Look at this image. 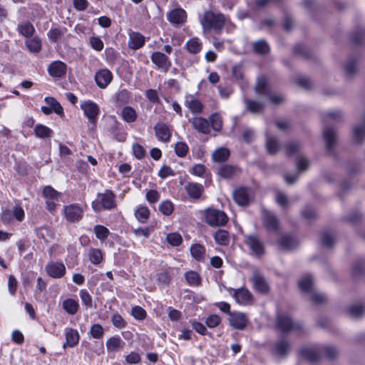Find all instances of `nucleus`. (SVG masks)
Instances as JSON below:
<instances>
[{
    "label": "nucleus",
    "mask_w": 365,
    "mask_h": 365,
    "mask_svg": "<svg viewBox=\"0 0 365 365\" xmlns=\"http://www.w3.org/2000/svg\"><path fill=\"white\" fill-rule=\"evenodd\" d=\"M151 61L160 69L167 71L171 66L168 56L160 51L153 52L150 56Z\"/></svg>",
    "instance_id": "nucleus-16"
},
{
    "label": "nucleus",
    "mask_w": 365,
    "mask_h": 365,
    "mask_svg": "<svg viewBox=\"0 0 365 365\" xmlns=\"http://www.w3.org/2000/svg\"><path fill=\"white\" fill-rule=\"evenodd\" d=\"M132 316L137 320H143L146 317V312L140 306H135L131 309Z\"/></svg>",
    "instance_id": "nucleus-62"
},
{
    "label": "nucleus",
    "mask_w": 365,
    "mask_h": 365,
    "mask_svg": "<svg viewBox=\"0 0 365 365\" xmlns=\"http://www.w3.org/2000/svg\"><path fill=\"white\" fill-rule=\"evenodd\" d=\"M136 219L141 223H145L150 216V210L147 207H140L135 212Z\"/></svg>",
    "instance_id": "nucleus-48"
},
{
    "label": "nucleus",
    "mask_w": 365,
    "mask_h": 365,
    "mask_svg": "<svg viewBox=\"0 0 365 365\" xmlns=\"http://www.w3.org/2000/svg\"><path fill=\"white\" fill-rule=\"evenodd\" d=\"M80 106L89 122L96 125L98 115L100 113L98 106L91 101H85L81 102Z\"/></svg>",
    "instance_id": "nucleus-8"
},
{
    "label": "nucleus",
    "mask_w": 365,
    "mask_h": 365,
    "mask_svg": "<svg viewBox=\"0 0 365 365\" xmlns=\"http://www.w3.org/2000/svg\"><path fill=\"white\" fill-rule=\"evenodd\" d=\"M277 327L282 331L287 332L292 329H299L300 326L295 324L287 314H278L277 317Z\"/></svg>",
    "instance_id": "nucleus-13"
},
{
    "label": "nucleus",
    "mask_w": 365,
    "mask_h": 365,
    "mask_svg": "<svg viewBox=\"0 0 365 365\" xmlns=\"http://www.w3.org/2000/svg\"><path fill=\"white\" fill-rule=\"evenodd\" d=\"M159 210L165 215H170L173 212V205L170 200L163 201L159 205Z\"/></svg>",
    "instance_id": "nucleus-61"
},
{
    "label": "nucleus",
    "mask_w": 365,
    "mask_h": 365,
    "mask_svg": "<svg viewBox=\"0 0 365 365\" xmlns=\"http://www.w3.org/2000/svg\"><path fill=\"white\" fill-rule=\"evenodd\" d=\"M34 133L36 137L39 138H46L51 137L52 130L44 125L38 124L35 127Z\"/></svg>",
    "instance_id": "nucleus-41"
},
{
    "label": "nucleus",
    "mask_w": 365,
    "mask_h": 365,
    "mask_svg": "<svg viewBox=\"0 0 365 365\" xmlns=\"http://www.w3.org/2000/svg\"><path fill=\"white\" fill-rule=\"evenodd\" d=\"M322 353L327 358L332 359L337 356L339 351L336 347L330 345L314 346L300 351L301 356L310 362L318 361Z\"/></svg>",
    "instance_id": "nucleus-1"
},
{
    "label": "nucleus",
    "mask_w": 365,
    "mask_h": 365,
    "mask_svg": "<svg viewBox=\"0 0 365 365\" xmlns=\"http://www.w3.org/2000/svg\"><path fill=\"white\" fill-rule=\"evenodd\" d=\"M289 347L290 345L287 340L281 339L275 343L274 352L277 356L284 357L287 354Z\"/></svg>",
    "instance_id": "nucleus-35"
},
{
    "label": "nucleus",
    "mask_w": 365,
    "mask_h": 365,
    "mask_svg": "<svg viewBox=\"0 0 365 365\" xmlns=\"http://www.w3.org/2000/svg\"><path fill=\"white\" fill-rule=\"evenodd\" d=\"M144 43L145 38L141 34L135 31H132L129 34L128 46L131 49H139Z\"/></svg>",
    "instance_id": "nucleus-27"
},
{
    "label": "nucleus",
    "mask_w": 365,
    "mask_h": 365,
    "mask_svg": "<svg viewBox=\"0 0 365 365\" xmlns=\"http://www.w3.org/2000/svg\"><path fill=\"white\" fill-rule=\"evenodd\" d=\"M47 274L53 278H61L66 273L65 265L62 262H51L46 266Z\"/></svg>",
    "instance_id": "nucleus-20"
},
{
    "label": "nucleus",
    "mask_w": 365,
    "mask_h": 365,
    "mask_svg": "<svg viewBox=\"0 0 365 365\" xmlns=\"http://www.w3.org/2000/svg\"><path fill=\"white\" fill-rule=\"evenodd\" d=\"M190 252L195 259L200 261L204 258L205 249L202 245L195 244L191 246Z\"/></svg>",
    "instance_id": "nucleus-44"
},
{
    "label": "nucleus",
    "mask_w": 365,
    "mask_h": 365,
    "mask_svg": "<svg viewBox=\"0 0 365 365\" xmlns=\"http://www.w3.org/2000/svg\"><path fill=\"white\" fill-rule=\"evenodd\" d=\"M253 48L255 52L260 54H265L269 51V46L264 40H259L253 43Z\"/></svg>",
    "instance_id": "nucleus-52"
},
{
    "label": "nucleus",
    "mask_w": 365,
    "mask_h": 365,
    "mask_svg": "<svg viewBox=\"0 0 365 365\" xmlns=\"http://www.w3.org/2000/svg\"><path fill=\"white\" fill-rule=\"evenodd\" d=\"M67 71V66L66 63L61 61H53L48 67V72L49 75L53 78L63 77Z\"/></svg>",
    "instance_id": "nucleus-17"
},
{
    "label": "nucleus",
    "mask_w": 365,
    "mask_h": 365,
    "mask_svg": "<svg viewBox=\"0 0 365 365\" xmlns=\"http://www.w3.org/2000/svg\"><path fill=\"white\" fill-rule=\"evenodd\" d=\"M214 238L216 243L220 245H228L230 241V234L225 230H218L214 234Z\"/></svg>",
    "instance_id": "nucleus-36"
},
{
    "label": "nucleus",
    "mask_w": 365,
    "mask_h": 365,
    "mask_svg": "<svg viewBox=\"0 0 365 365\" xmlns=\"http://www.w3.org/2000/svg\"><path fill=\"white\" fill-rule=\"evenodd\" d=\"M113 79L112 73L107 68L101 69L95 75V81L101 88H106Z\"/></svg>",
    "instance_id": "nucleus-19"
},
{
    "label": "nucleus",
    "mask_w": 365,
    "mask_h": 365,
    "mask_svg": "<svg viewBox=\"0 0 365 365\" xmlns=\"http://www.w3.org/2000/svg\"><path fill=\"white\" fill-rule=\"evenodd\" d=\"M233 293L232 296L235 298V301L242 305H250L253 303V296L252 293L244 287L232 289Z\"/></svg>",
    "instance_id": "nucleus-11"
},
{
    "label": "nucleus",
    "mask_w": 365,
    "mask_h": 365,
    "mask_svg": "<svg viewBox=\"0 0 365 365\" xmlns=\"http://www.w3.org/2000/svg\"><path fill=\"white\" fill-rule=\"evenodd\" d=\"M245 104L247 109L253 113L261 112L264 107V103L254 100H246Z\"/></svg>",
    "instance_id": "nucleus-38"
},
{
    "label": "nucleus",
    "mask_w": 365,
    "mask_h": 365,
    "mask_svg": "<svg viewBox=\"0 0 365 365\" xmlns=\"http://www.w3.org/2000/svg\"><path fill=\"white\" fill-rule=\"evenodd\" d=\"M66 342L63 344V347L65 349L67 346L74 347L79 341L80 336L78 331L73 328H66L64 330Z\"/></svg>",
    "instance_id": "nucleus-23"
},
{
    "label": "nucleus",
    "mask_w": 365,
    "mask_h": 365,
    "mask_svg": "<svg viewBox=\"0 0 365 365\" xmlns=\"http://www.w3.org/2000/svg\"><path fill=\"white\" fill-rule=\"evenodd\" d=\"M300 150L301 144L299 142H291L286 146V152L289 156L298 154Z\"/></svg>",
    "instance_id": "nucleus-56"
},
{
    "label": "nucleus",
    "mask_w": 365,
    "mask_h": 365,
    "mask_svg": "<svg viewBox=\"0 0 365 365\" xmlns=\"http://www.w3.org/2000/svg\"><path fill=\"white\" fill-rule=\"evenodd\" d=\"M124 341L118 336L109 338L106 341V347L109 351H116L123 346Z\"/></svg>",
    "instance_id": "nucleus-32"
},
{
    "label": "nucleus",
    "mask_w": 365,
    "mask_h": 365,
    "mask_svg": "<svg viewBox=\"0 0 365 365\" xmlns=\"http://www.w3.org/2000/svg\"><path fill=\"white\" fill-rule=\"evenodd\" d=\"M235 168L230 165H222L218 170V174L223 178H229L234 174Z\"/></svg>",
    "instance_id": "nucleus-58"
},
{
    "label": "nucleus",
    "mask_w": 365,
    "mask_h": 365,
    "mask_svg": "<svg viewBox=\"0 0 365 365\" xmlns=\"http://www.w3.org/2000/svg\"><path fill=\"white\" fill-rule=\"evenodd\" d=\"M80 298L82 303L86 307H92V297L86 289H81L79 292Z\"/></svg>",
    "instance_id": "nucleus-64"
},
{
    "label": "nucleus",
    "mask_w": 365,
    "mask_h": 365,
    "mask_svg": "<svg viewBox=\"0 0 365 365\" xmlns=\"http://www.w3.org/2000/svg\"><path fill=\"white\" fill-rule=\"evenodd\" d=\"M154 130L159 140L165 143L170 141L171 138L170 125L165 123H158L154 127Z\"/></svg>",
    "instance_id": "nucleus-21"
},
{
    "label": "nucleus",
    "mask_w": 365,
    "mask_h": 365,
    "mask_svg": "<svg viewBox=\"0 0 365 365\" xmlns=\"http://www.w3.org/2000/svg\"><path fill=\"white\" fill-rule=\"evenodd\" d=\"M266 146L269 153L274 154L279 148V143L275 138L270 136L267 138Z\"/></svg>",
    "instance_id": "nucleus-51"
},
{
    "label": "nucleus",
    "mask_w": 365,
    "mask_h": 365,
    "mask_svg": "<svg viewBox=\"0 0 365 365\" xmlns=\"http://www.w3.org/2000/svg\"><path fill=\"white\" fill-rule=\"evenodd\" d=\"M205 217L206 222L212 227L223 226L228 221V217L225 212L215 208L207 209Z\"/></svg>",
    "instance_id": "nucleus-7"
},
{
    "label": "nucleus",
    "mask_w": 365,
    "mask_h": 365,
    "mask_svg": "<svg viewBox=\"0 0 365 365\" xmlns=\"http://www.w3.org/2000/svg\"><path fill=\"white\" fill-rule=\"evenodd\" d=\"M229 321L230 325L237 329H243L247 322L245 314L242 312L230 313Z\"/></svg>",
    "instance_id": "nucleus-24"
},
{
    "label": "nucleus",
    "mask_w": 365,
    "mask_h": 365,
    "mask_svg": "<svg viewBox=\"0 0 365 365\" xmlns=\"http://www.w3.org/2000/svg\"><path fill=\"white\" fill-rule=\"evenodd\" d=\"M123 119L127 123H133L137 118V113L134 108L130 106H125L121 112Z\"/></svg>",
    "instance_id": "nucleus-37"
},
{
    "label": "nucleus",
    "mask_w": 365,
    "mask_h": 365,
    "mask_svg": "<svg viewBox=\"0 0 365 365\" xmlns=\"http://www.w3.org/2000/svg\"><path fill=\"white\" fill-rule=\"evenodd\" d=\"M89 43L91 46L97 51H101L103 49L104 43L98 36H91L89 38Z\"/></svg>",
    "instance_id": "nucleus-63"
},
{
    "label": "nucleus",
    "mask_w": 365,
    "mask_h": 365,
    "mask_svg": "<svg viewBox=\"0 0 365 365\" xmlns=\"http://www.w3.org/2000/svg\"><path fill=\"white\" fill-rule=\"evenodd\" d=\"M323 137L326 143L327 151L331 153L333 147L336 142V134L334 129L329 125H325L323 130Z\"/></svg>",
    "instance_id": "nucleus-18"
},
{
    "label": "nucleus",
    "mask_w": 365,
    "mask_h": 365,
    "mask_svg": "<svg viewBox=\"0 0 365 365\" xmlns=\"http://www.w3.org/2000/svg\"><path fill=\"white\" fill-rule=\"evenodd\" d=\"M18 31L25 37L31 36L35 31L32 24L29 22H25L18 26Z\"/></svg>",
    "instance_id": "nucleus-47"
},
{
    "label": "nucleus",
    "mask_w": 365,
    "mask_h": 365,
    "mask_svg": "<svg viewBox=\"0 0 365 365\" xmlns=\"http://www.w3.org/2000/svg\"><path fill=\"white\" fill-rule=\"evenodd\" d=\"M185 190L191 198L199 199L204 190V187L201 184L197 182H189L185 186Z\"/></svg>",
    "instance_id": "nucleus-29"
},
{
    "label": "nucleus",
    "mask_w": 365,
    "mask_h": 365,
    "mask_svg": "<svg viewBox=\"0 0 365 365\" xmlns=\"http://www.w3.org/2000/svg\"><path fill=\"white\" fill-rule=\"evenodd\" d=\"M322 245L326 247H331L334 243V235L331 232H323L321 237Z\"/></svg>",
    "instance_id": "nucleus-59"
},
{
    "label": "nucleus",
    "mask_w": 365,
    "mask_h": 365,
    "mask_svg": "<svg viewBox=\"0 0 365 365\" xmlns=\"http://www.w3.org/2000/svg\"><path fill=\"white\" fill-rule=\"evenodd\" d=\"M153 231V227H145L134 229L133 233L136 237H143L144 239H147Z\"/></svg>",
    "instance_id": "nucleus-60"
},
{
    "label": "nucleus",
    "mask_w": 365,
    "mask_h": 365,
    "mask_svg": "<svg viewBox=\"0 0 365 365\" xmlns=\"http://www.w3.org/2000/svg\"><path fill=\"white\" fill-rule=\"evenodd\" d=\"M232 76L238 81L242 87L246 86L247 83L244 77V68L241 64L235 65L232 68Z\"/></svg>",
    "instance_id": "nucleus-34"
},
{
    "label": "nucleus",
    "mask_w": 365,
    "mask_h": 365,
    "mask_svg": "<svg viewBox=\"0 0 365 365\" xmlns=\"http://www.w3.org/2000/svg\"><path fill=\"white\" fill-rule=\"evenodd\" d=\"M66 31H67L66 28H63V29L54 28V29H51L48 32L47 35H48L49 40L51 42L56 43L58 40H60L62 38V36H64Z\"/></svg>",
    "instance_id": "nucleus-39"
},
{
    "label": "nucleus",
    "mask_w": 365,
    "mask_h": 365,
    "mask_svg": "<svg viewBox=\"0 0 365 365\" xmlns=\"http://www.w3.org/2000/svg\"><path fill=\"white\" fill-rule=\"evenodd\" d=\"M185 48L189 53L196 54L202 50V43L199 38L193 37L187 41Z\"/></svg>",
    "instance_id": "nucleus-30"
},
{
    "label": "nucleus",
    "mask_w": 365,
    "mask_h": 365,
    "mask_svg": "<svg viewBox=\"0 0 365 365\" xmlns=\"http://www.w3.org/2000/svg\"><path fill=\"white\" fill-rule=\"evenodd\" d=\"M90 334L95 339H101L104 335V329L100 324H94L91 327Z\"/></svg>",
    "instance_id": "nucleus-50"
},
{
    "label": "nucleus",
    "mask_w": 365,
    "mask_h": 365,
    "mask_svg": "<svg viewBox=\"0 0 365 365\" xmlns=\"http://www.w3.org/2000/svg\"><path fill=\"white\" fill-rule=\"evenodd\" d=\"M230 156V151L227 148H221L216 150L212 154V159L215 162H225Z\"/></svg>",
    "instance_id": "nucleus-40"
},
{
    "label": "nucleus",
    "mask_w": 365,
    "mask_h": 365,
    "mask_svg": "<svg viewBox=\"0 0 365 365\" xmlns=\"http://www.w3.org/2000/svg\"><path fill=\"white\" fill-rule=\"evenodd\" d=\"M185 106L192 113H200L203 109V105L200 100L191 94H187L185 97Z\"/></svg>",
    "instance_id": "nucleus-25"
},
{
    "label": "nucleus",
    "mask_w": 365,
    "mask_h": 365,
    "mask_svg": "<svg viewBox=\"0 0 365 365\" xmlns=\"http://www.w3.org/2000/svg\"><path fill=\"white\" fill-rule=\"evenodd\" d=\"M88 257L93 264H98L102 262L103 254L99 249L91 248L88 251Z\"/></svg>",
    "instance_id": "nucleus-45"
},
{
    "label": "nucleus",
    "mask_w": 365,
    "mask_h": 365,
    "mask_svg": "<svg viewBox=\"0 0 365 365\" xmlns=\"http://www.w3.org/2000/svg\"><path fill=\"white\" fill-rule=\"evenodd\" d=\"M263 222L265 227L269 232H276L279 229L278 220L270 212L264 211L263 214Z\"/></svg>",
    "instance_id": "nucleus-26"
},
{
    "label": "nucleus",
    "mask_w": 365,
    "mask_h": 365,
    "mask_svg": "<svg viewBox=\"0 0 365 365\" xmlns=\"http://www.w3.org/2000/svg\"><path fill=\"white\" fill-rule=\"evenodd\" d=\"M255 90L258 96L264 97L274 104H279L284 100L282 95L272 93L267 79L263 76L257 78Z\"/></svg>",
    "instance_id": "nucleus-3"
},
{
    "label": "nucleus",
    "mask_w": 365,
    "mask_h": 365,
    "mask_svg": "<svg viewBox=\"0 0 365 365\" xmlns=\"http://www.w3.org/2000/svg\"><path fill=\"white\" fill-rule=\"evenodd\" d=\"M62 307L68 314L74 315L79 309V304L73 299H66L63 302Z\"/></svg>",
    "instance_id": "nucleus-33"
},
{
    "label": "nucleus",
    "mask_w": 365,
    "mask_h": 365,
    "mask_svg": "<svg viewBox=\"0 0 365 365\" xmlns=\"http://www.w3.org/2000/svg\"><path fill=\"white\" fill-rule=\"evenodd\" d=\"M26 45L30 51L37 53L41 49V41L36 38L26 41Z\"/></svg>",
    "instance_id": "nucleus-54"
},
{
    "label": "nucleus",
    "mask_w": 365,
    "mask_h": 365,
    "mask_svg": "<svg viewBox=\"0 0 365 365\" xmlns=\"http://www.w3.org/2000/svg\"><path fill=\"white\" fill-rule=\"evenodd\" d=\"M365 138V116L361 123L353 128V139L356 143H361Z\"/></svg>",
    "instance_id": "nucleus-31"
},
{
    "label": "nucleus",
    "mask_w": 365,
    "mask_h": 365,
    "mask_svg": "<svg viewBox=\"0 0 365 365\" xmlns=\"http://www.w3.org/2000/svg\"><path fill=\"white\" fill-rule=\"evenodd\" d=\"M43 196L46 199V208L49 211L55 210L59 202L61 194L51 186H46L43 190Z\"/></svg>",
    "instance_id": "nucleus-9"
},
{
    "label": "nucleus",
    "mask_w": 365,
    "mask_h": 365,
    "mask_svg": "<svg viewBox=\"0 0 365 365\" xmlns=\"http://www.w3.org/2000/svg\"><path fill=\"white\" fill-rule=\"evenodd\" d=\"M210 123L213 130L220 131L222 127V118L217 114L215 113L210 115Z\"/></svg>",
    "instance_id": "nucleus-53"
},
{
    "label": "nucleus",
    "mask_w": 365,
    "mask_h": 365,
    "mask_svg": "<svg viewBox=\"0 0 365 365\" xmlns=\"http://www.w3.org/2000/svg\"><path fill=\"white\" fill-rule=\"evenodd\" d=\"M279 245L282 250H291L298 245V241L290 235H284L279 240Z\"/></svg>",
    "instance_id": "nucleus-28"
},
{
    "label": "nucleus",
    "mask_w": 365,
    "mask_h": 365,
    "mask_svg": "<svg viewBox=\"0 0 365 365\" xmlns=\"http://www.w3.org/2000/svg\"><path fill=\"white\" fill-rule=\"evenodd\" d=\"M244 242L250 250V254L255 257H262L265 251L264 245L258 235L252 233L244 236Z\"/></svg>",
    "instance_id": "nucleus-6"
},
{
    "label": "nucleus",
    "mask_w": 365,
    "mask_h": 365,
    "mask_svg": "<svg viewBox=\"0 0 365 365\" xmlns=\"http://www.w3.org/2000/svg\"><path fill=\"white\" fill-rule=\"evenodd\" d=\"M341 118V113L338 110H332L324 116L323 120L324 123L328 124L331 122H337Z\"/></svg>",
    "instance_id": "nucleus-49"
},
{
    "label": "nucleus",
    "mask_w": 365,
    "mask_h": 365,
    "mask_svg": "<svg viewBox=\"0 0 365 365\" xmlns=\"http://www.w3.org/2000/svg\"><path fill=\"white\" fill-rule=\"evenodd\" d=\"M254 289L261 294H266L269 291V284L264 276L257 270L255 269L252 277L250 279Z\"/></svg>",
    "instance_id": "nucleus-10"
},
{
    "label": "nucleus",
    "mask_w": 365,
    "mask_h": 365,
    "mask_svg": "<svg viewBox=\"0 0 365 365\" xmlns=\"http://www.w3.org/2000/svg\"><path fill=\"white\" fill-rule=\"evenodd\" d=\"M189 122L192 123L193 128L199 133L207 134L210 132V122L202 117H194L189 119Z\"/></svg>",
    "instance_id": "nucleus-22"
},
{
    "label": "nucleus",
    "mask_w": 365,
    "mask_h": 365,
    "mask_svg": "<svg viewBox=\"0 0 365 365\" xmlns=\"http://www.w3.org/2000/svg\"><path fill=\"white\" fill-rule=\"evenodd\" d=\"M45 102L52 108L53 112L59 115L63 114V109L61 104L53 97H46Z\"/></svg>",
    "instance_id": "nucleus-42"
},
{
    "label": "nucleus",
    "mask_w": 365,
    "mask_h": 365,
    "mask_svg": "<svg viewBox=\"0 0 365 365\" xmlns=\"http://www.w3.org/2000/svg\"><path fill=\"white\" fill-rule=\"evenodd\" d=\"M187 145L184 142H178L175 146V152L178 157L183 158L188 153Z\"/></svg>",
    "instance_id": "nucleus-55"
},
{
    "label": "nucleus",
    "mask_w": 365,
    "mask_h": 365,
    "mask_svg": "<svg viewBox=\"0 0 365 365\" xmlns=\"http://www.w3.org/2000/svg\"><path fill=\"white\" fill-rule=\"evenodd\" d=\"M299 287L302 291L306 292L309 295V299L316 304H322L327 299L324 294L315 292L313 284V278L310 274H305L302 277L301 280L299 282Z\"/></svg>",
    "instance_id": "nucleus-4"
},
{
    "label": "nucleus",
    "mask_w": 365,
    "mask_h": 365,
    "mask_svg": "<svg viewBox=\"0 0 365 365\" xmlns=\"http://www.w3.org/2000/svg\"><path fill=\"white\" fill-rule=\"evenodd\" d=\"M187 282L190 286H198L200 284L201 278L200 275L194 271L187 272L185 274Z\"/></svg>",
    "instance_id": "nucleus-46"
},
{
    "label": "nucleus",
    "mask_w": 365,
    "mask_h": 365,
    "mask_svg": "<svg viewBox=\"0 0 365 365\" xmlns=\"http://www.w3.org/2000/svg\"><path fill=\"white\" fill-rule=\"evenodd\" d=\"M83 209L77 204H72L64 207V215L69 222L79 221L83 217Z\"/></svg>",
    "instance_id": "nucleus-15"
},
{
    "label": "nucleus",
    "mask_w": 365,
    "mask_h": 365,
    "mask_svg": "<svg viewBox=\"0 0 365 365\" xmlns=\"http://www.w3.org/2000/svg\"><path fill=\"white\" fill-rule=\"evenodd\" d=\"M115 195L110 190H106L103 193H98L96 199L92 202V207L95 211L102 210H112L116 207Z\"/></svg>",
    "instance_id": "nucleus-5"
},
{
    "label": "nucleus",
    "mask_w": 365,
    "mask_h": 365,
    "mask_svg": "<svg viewBox=\"0 0 365 365\" xmlns=\"http://www.w3.org/2000/svg\"><path fill=\"white\" fill-rule=\"evenodd\" d=\"M253 197L252 189L248 187H240L235 190L233 197L240 205H247Z\"/></svg>",
    "instance_id": "nucleus-12"
},
{
    "label": "nucleus",
    "mask_w": 365,
    "mask_h": 365,
    "mask_svg": "<svg viewBox=\"0 0 365 365\" xmlns=\"http://www.w3.org/2000/svg\"><path fill=\"white\" fill-rule=\"evenodd\" d=\"M111 322L113 325L118 329H123L126 327V322L118 313L113 314L111 317Z\"/></svg>",
    "instance_id": "nucleus-57"
},
{
    "label": "nucleus",
    "mask_w": 365,
    "mask_h": 365,
    "mask_svg": "<svg viewBox=\"0 0 365 365\" xmlns=\"http://www.w3.org/2000/svg\"><path fill=\"white\" fill-rule=\"evenodd\" d=\"M200 24L204 33L211 31L220 33L225 26V17L222 14L207 11L204 13Z\"/></svg>",
    "instance_id": "nucleus-2"
},
{
    "label": "nucleus",
    "mask_w": 365,
    "mask_h": 365,
    "mask_svg": "<svg viewBox=\"0 0 365 365\" xmlns=\"http://www.w3.org/2000/svg\"><path fill=\"white\" fill-rule=\"evenodd\" d=\"M167 19L171 24L180 26L186 21L187 13L182 8H176L168 13Z\"/></svg>",
    "instance_id": "nucleus-14"
},
{
    "label": "nucleus",
    "mask_w": 365,
    "mask_h": 365,
    "mask_svg": "<svg viewBox=\"0 0 365 365\" xmlns=\"http://www.w3.org/2000/svg\"><path fill=\"white\" fill-rule=\"evenodd\" d=\"M96 237L101 241H104L110 235L109 230L103 225H97L93 227Z\"/></svg>",
    "instance_id": "nucleus-43"
}]
</instances>
